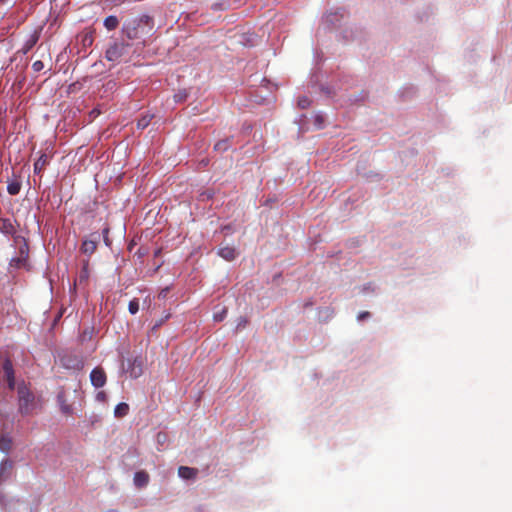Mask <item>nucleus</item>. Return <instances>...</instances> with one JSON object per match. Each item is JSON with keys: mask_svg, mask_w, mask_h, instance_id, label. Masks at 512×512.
<instances>
[{"mask_svg": "<svg viewBox=\"0 0 512 512\" xmlns=\"http://www.w3.org/2000/svg\"><path fill=\"white\" fill-rule=\"evenodd\" d=\"M19 408L21 413L28 414L34 401V395L26 387L18 388Z\"/></svg>", "mask_w": 512, "mask_h": 512, "instance_id": "obj_3", "label": "nucleus"}, {"mask_svg": "<svg viewBox=\"0 0 512 512\" xmlns=\"http://www.w3.org/2000/svg\"><path fill=\"white\" fill-rule=\"evenodd\" d=\"M324 123V117L322 115H316L315 116V125L317 128H322V125Z\"/></svg>", "mask_w": 512, "mask_h": 512, "instance_id": "obj_28", "label": "nucleus"}, {"mask_svg": "<svg viewBox=\"0 0 512 512\" xmlns=\"http://www.w3.org/2000/svg\"><path fill=\"white\" fill-rule=\"evenodd\" d=\"M128 310L131 314H136L139 311V300H131L128 305Z\"/></svg>", "mask_w": 512, "mask_h": 512, "instance_id": "obj_21", "label": "nucleus"}, {"mask_svg": "<svg viewBox=\"0 0 512 512\" xmlns=\"http://www.w3.org/2000/svg\"><path fill=\"white\" fill-rule=\"evenodd\" d=\"M25 259L22 258H13L10 262L11 266H14L16 268H20L24 265Z\"/></svg>", "mask_w": 512, "mask_h": 512, "instance_id": "obj_25", "label": "nucleus"}, {"mask_svg": "<svg viewBox=\"0 0 512 512\" xmlns=\"http://www.w3.org/2000/svg\"><path fill=\"white\" fill-rule=\"evenodd\" d=\"M4 378L7 382L9 389L13 390L15 387L14 368L11 360L6 359L3 363Z\"/></svg>", "mask_w": 512, "mask_h": 512, "instance_id": "obj_5", "label": "nucleus"}, {"mask_svg": "<svg viewBox=\"0 0 512 512\" xmlns=\"http://www.w3.org/2000/svg\"><path fill=\"white\" fill-rule=\"evenodd\" d=\"M214 148H215V150H218V151H225L228 148V141L227 140L219 141L215 144Z\"/></svg>", "mask_w": 512, "mask_h": 512, "instance_id": "obj_23", "label": "nucleus"}, {"mask_svg": "<svg viewBox=\"0 0 512 512\" xmlns=\"http://www.w3.org/2000/svg\"><path fill=\"white\" fill-rule=\"evenodd\" d=\"M49 163V157L46 153H42L34 163V173L41 174Z\"/></svg>", "mask_w": 512, "mask_h": 512, "instance_id": "obj_11", "label": "nucleus"}, {"mask_svg": "<svg viewBox=\"0 0 512 512\" xmlns=\"http://www.w3.org/2000/svg\"><path fill=\"white\" fill-rule=\"evenodd\" d=\"M9 0H0V3H7Z\"/></svg>", "mask_w": 512, "mask_h": 512, "instance_id": "obj_36", "label": "nucleus"}, {"mask_svg": "<svg viewBox=\"0 0 512 512\" xmlns=\"http://www.w3.org/2000/svg\"><path fill=\"white\" fill-rule=\"evenodd\" d=\"M38 35L37 34H33L27 41L26 43L24 44V47H23V51L24 53H27L29 50H31L34 45L37 43L38 41Z\"/></svg>", "mask_w": 512, "mask_h": 512, "instance_id": "obj_19", "label": "nucleus"}, {"mask_svg": "<svg viewBox=\"0 0 512 512\" xmlns=\"http://www.w3.org/2000/svg\"><path fill=\"white\" fill-rule=\"evenodd\" d=\"M62 362H63V365L66 367V368H76V369H81L83 367V363L82 361L80 360H76V364H74L73 366H71L69 363L65 362V359H62Z\"/></svg>", "mask_w": 512, "mask_h": 512, "instance_id": "obj_27", "label": "nucleus"}, {"mask_svg": "<svg viewBox=\"0 0 512 512\" xmlns=\"http://www.w3.org/2000/svg\"><path fill=\"white\" fill-rule=\"evenodd\" d=\"M91 384L95 388H101L106 384V373L101 367H95L90 373Z\"/></svg>", "mask_w": 512, "mask_h": 512, "instance_id": "obj_4", "label": "nucleus"}, {"mask_svg": "<svg viewBox=\"0 0 512 512\" xmlns=\"http://www.w3.org/2000/svg\"><path fill=\"white\" fill-rule=\"evenodd\" d=\"M108 231L109 229L108 228H105L103 233H104V240H105V243L108 245V242H109V239L107 237V234H108Z\"/></svg>", "mask_w": 512, "mask_h": 512, "instance_id": "obj_32", "label": "nucleus"}, {"mask_svg": "<svg viewBox=\"0 0 512 512\" xmlns=\"http://www.w3.org/2000/svg\"><path fill=\"white\" fill-rule=\"evenodd\" d=\"M100 111L94 109L91 111V114H94V115H99Z\"/></svg>", "mask_w": 512, "mask_h": 512, "instance_id": "obj_35", "label": "nucleus"}, {"mask_svg": "<svg viewBox=\"0 0 512 512\" xmlns=\"http://www.w3.org/2000/svg\"><path fill=\"white\" fill-rule=\"evenodd\" d=\"M130 376L137 378L142 374V362L138 358H135L130 369Z\"/></svg>", "mask_w": 512, "mask_h": 512, "instance_id": "obj_14", "label": "nucleus"}, {"mask_svg": "<svg viewBox=\"0 0 512 512\" xmlns=\"http://www.w3.org/2000/svg\"><path fill=\"white\" fill-rule=\"evenodd\" d=\"M154 28V21L148 15H143L138 19L128 21L123 26V33L130 40L139 39L150 35Z\"/></svg>", "mask_w": 512, "mask_h": 512, "instance_id": "obj_1", "label": "nucleus"}, {"mask_svg": "<svg viewBox=\"0 0 512 512\" xmlns=\"http://www.w3.org/2000/svg\"><path fill=\"white\" fill-rule=\"evenodd\" d=\"M247 324H248L247 318L239 317L238 320H237L236 329L238 330V329L245 328Z\"/></svg>", "mask_w": 512, "mask_h": 512, "instance_id": "obj_26", "label": "nucleus"}, {"mask_svg": "<svg viewBox=\"0 0 512 512\" xmlns=\"http://www.w3.org/2000/svg\"><path fill=\"white\" fill-rule=\"evenodd\" d=\"M178 475L185 480L195 479L198 475V469L188 466H180L178 468Z\"/></svg>", "mask_w": 512, "mask_h": 512, "instance_id": "obj_8", "label": "nucleus"}, {"mask_svg": "<svg viewBox=\"0 0 512 512\" xmlns=\"http://www.w3.org/2000/svg\"><path fill=\"white\" fill-rule=\"evenodd\" d=\"M97 249V241L96 240H84L81 244L80 251L87 255L91 256L93 253H95Z\"/></svg>", "mask_w": 512, "mask_h": 512, "instance_id": "obj_12", "label": "nucleus"}, {"mask_svg": "<svg viewBox=\"0 0 512 512\" xmlns=\"http://www.w3.org/2000/svg\"><path fill=\"white\" fill-rule=\"evenodd\" d=\"M57 403L60 407V410L63 414L69 416L73 413V408L67 402V397L64 389H61L57 394Z\"/></svg>", "mask_w": 512, "mask_h": 512, "instance_id": "obj_6", "label": "nucleus"}, {"mask_svg": "<svg viewBox=\"0 0 512 512\" xmlns=\"http://www.w3.org/2000/svg\"><path fill=\"white\" fill-rule=\"evenodd\" d=\"M149 483V475L145 471H138L134 475V484L138 488L145 487Z\"/></svg>", "mask_w": 512, "mask_h": 512, "instance_id": "obj_13", "label": "nucleus"}, {"mask_svg": "<svg viewBox=\"0 0 512 512\" xmlns=\"http://www.w3.org/2000/svg\"><path fill=\"white\" fill-rule=\"evenodd\" d=\"M161 324H162V321L157 322V323L153 326L152 330H153V331H155L156 329H158V328L161 326Z\"/></svg>", "mask_w": 512, "mask_h": 512, "instance_id": "obj_33", "label": "nucleus"}, {"mask_svg": "<svg viewBox=\"0 0 512 512\" xmlns=\"http://www.w3.org/2000/svg\"><path fill=\"white\" fill-rule=\"evenodd\" d=\"M90 277V270H89V259H85L82 262V269L78 275L77 281L78 283L86 285L88 283Z\"/></svg>", "mask_w": 512, "mask_h": 512, "instance_id": "obj_10", "label": "nucleus"}, {"mask_svg": "<svg viewBox=\"0 0 512 512\" xmlns=\"http://www.w3.org/2000/svg\"><path fill=\"white\" fill-rule=\"evenodd\" d=\"M369 317H370V313H369L368 311H363V312H360V313L358 314L357 319H358L359 321H363V320H365V319H367V318H369Z\"/></svg>", "mask_w": 512, "mask_h": 512, "instance_id": "obj_29", "label": "nucleus"}, {"mask_svg": "<svg viewBox=\"0 0 512 512\" xmlns=\"http://www.w3.org/2000/svg\"><path fill=\"white\" fill-rule=\"evenodd\" d=\"M153 118V115L146 114L143 115L138 121H137V128L140 130L145 129L151 122Z\"/></svg>", "mask_w": 512, "mask_h": 512, "instance_id": "obj_17", "label": "nucleus"}, {"mask_svg": "<svg viewBox=\"0 0 512 512\" xmlns=\"http://www.w3.org/2000/svg\"><path fill=\"white\" fill-rule=\"evenodd\" d=\"M131 45L123 40H117L109 45L105 51V58L111 62H119L129 55Z\"/></svg>", "mask_w": 512, "mask_h": 512, "instance_id": "obj_2", "label": "nucleus"}, {"mask_svg": "<svg viewBox=\"0 0 512 512\" xmlns=\"http://www.w3.org/2000/svg\"><path fill=\"white\" fill-rule=\"evenodd\" d=\"M223 317H224V316H223L222 314H221V315H215V316H214L215 320H217V321H221V320H223Z\"/></svg>", "mask_w": 512, "mask_h": 512, "instance_id": "obj_34", "label": "nucleus"}, {"mask_svg": "<svg viewBox=\"0 0 512 512\" xmlns=\"http://www.w3.org/2000/svg\"><path fill=\"white\" fill-rule=\"evenodd\" d=\"M310 100L308 97L306 96H303L301 98H299L298 100V106L301 108V109H306L310 106Z\"/></svg>", "mask_w": 512, "mask_h": 512, "instance_id": "obj_22", "label": "nucleus"}, {"mask_svg": "<svg viewBox=\"0 0 512 512\" xmlns=\"http://www.w3.org/2000/svg\"><path fill=\"white\" fill-rule=\"evenodd\" d=\"M44 63L41 60H37L32 64V69L34 72H40L44 69Z\"/></svg>", "mask_w": 512, "mask_h": 512, "instance_id": "obj_24", "label": "nucleus"}, {"mask_svg": "<svg viewBox=\"0 0 512 512\" xmlns=\"http://www.w3.org/2000/svg\"><path fill=\"white\" fill-rule=\"evenodd\" d=\"M9 443H5L3 438H0V448L3 451H6L8 449Z\"/></svg>", "mask_w": 512, "mask_h": 512, "instance_id": "obj_30", "label": "nucleus"}, {"mask_svg": "<svg viewBox=\"0 0 512 512\" xmlns=\"http://www.w3.org/2000/svg\"><path fill=\"white\" fill-rule=\"evenodd\" d=\"M218 255L226 261H233L237 257L238 252L235 247L225 246L219 248Z\"/></svg>", "mask_w": 512, "mask_h": 512, "instance_id": "obj_7", "label": "nucleus"}, {"mask_svg": "<svg viewBox=\"0 0 512 512\" xmlns=\"http://www.w3.org/2000/svg\"><path fill=\"white\" fill-rule=\"evenodd\" d=\"M77 39L80 42V44L82 45V47L84 49H86V48L92 46V44L94 42V35H93L92 31L85 30L81 34L78 35Z\"/></svg>", "mask_w": 512, "mask_h": 512, "instance_id": "obj_9", "label": "nucleus"}, {"mask_svg": "<svg viewBox=\"0 0 512 512\" xmlns=\"http://www.w3.org/2000/svg\"><path fill=\"white\" fill-rule=\"evenodd\" d=\"M105 397H106L105 392L101 391V392H98V393H97V399H98V400H104V399H105Z\"/></svg>", "mask_w": 512, "mask_h": 512, "instance_id": "obj_31", "label": "nucleus"}, {"mask_svg": "<svg viewBox=\"0 0 512 512\" xmlns=\"http://www.w3.org/2000/svg\"><path fill=\"white\" fill-rule=\"evenodd\" d=\"M119 25V20L116 16L110 15L105 18L104 26L107 30L112 31L115 30Z\"/></svg>", "mask_w": 512, "mask_h": 512, "instance_id": "obj_15", "label": "nucleus"}, {"mask_svg": "<svg viewBox=\"0 0 512 512\" xmlns=\"http://www.w3.org/2000/svg\"><path fill=\"white\" fill-rule=\"evenodd\" d=\"M129 412V405L127 403H119L116 407H115V410H114V415L117 417V418H122L124 416H126Z\"/></svg>", "mask_w": 512, "mask_h": 512, "instance_id": "obj_16", "label": "nucleus"}, {"mask_svg": "<svg viewBox=\"0 0 512 512\" xmlns=\"http://www.w3.org/2000/svg\"><path fill=\"white\" fill-rule=\"evenodd\" d=\"M0 230L10 233L13 230V226L9 219H1L0 220Z\"/></svg>", "mask_w": 512, "mask_h": 512, "instance_id": "obj_20", "label": "nucleus"}, {"mask_svg": "<svg viewBox=\"0 0 512 512\" xmlns=\"http://www.w3.org/2000/svg\"><path fill=\"white\" fill-rule=\"evenodd\" d=\"M21 190V183L19 181H12L7 186V191L10 195H17Z\"/></svg>", "mask_w": 512, "mask_h": 512, "instance_id": "obj_18", "label": "nucleus"}]
</instances>
